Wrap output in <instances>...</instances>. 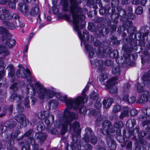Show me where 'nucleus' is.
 <instances>
[{
    "instance_id": "obj_1",
    "label": "nucleus",
    "mask_w": 150,
    "mask_h": 150,
    "mask_svg": "<svg viewBox=\"0 0 150 150\" xmlns=\"http://www.w3.org/2000/svg\"><path fill=\"white\" fill-rule=\"evenodd\" d=\"M81 3L76 0H70L69 3L65 2L62 7L64 11H69L72 14L74 30L77 31L78 35L81 40L86 36L88 39L89 35L86 31H83V36L81 34L80 30L85 27V22L83 21L85 17L83 14H79L83 12L82 9L79 5Z\"/></svg>"
},
{
    "instance_id": "obj_2",
    "label": "nucleus",
    "mask_w": 150,
    "mask_h": 150,
    "mask_svg": "<svg viewBox=\"0 0 150 150\" xmlns=\"http://www.w3.org/2000/svg\"><path fill=\"white\" fill-rule=\"evenodd\" d=\"M78 117L79 116L77 114L72 112H70L69 109H66L64 111V118L61 130V134L63 135L66 133L69 125L70 129L72 128L74 131L78 129L80 127L78 122H74L72 126L71 125V122L74 119H78Z\"/></svg>"
},
{
    "instance_id": "obj_3",
    "label": "nucleus",
    "mask_w": 150,
    "mask_h": 150,
    "mask_svg": "<svg viewBox=\"0 0 150 150\" xmlns=\"http://www.w3.org/2000/svg\"><path fill=\"white\" fill-rule=\"evenodd\" d=\"M115 131L109 121L105 120L102 122V128H100V132L103 135H107L106 137L107 142L108 146L112 150H114L116 149V143L114 140L111 137L110 134V133L114 132Z\"/></svg>"
},
{
    "instance_id": "obj_4",
    "label": "nucleus",
    "mask_w": 150,
    "mask_h": 150,
    "mask_svg": "<svg viewBox=\"0 0 150 150\" xmlns=\"http://www.w3.org/2000/svg\"><path fill=\"white\" fill-rule=\"evenodd\" d=\"M57 97L60 100L65 102L69 108H73L75 110L78 109L79 108L81 103L83 101V99L79 96L77 97L76 99L72 98L67 99V96H62L59 94L56 95Z\"/></svg>"
},
{
    "instance_id": "obj_5",
    "label": "nucleus",
    "mask_w": 150,
    "mask_h": 150,
    "mask_svg": "<svg viewBox=\"0 0 150 150\" xmlns=\"http://www.w3.org/2000/svg\"><path fill=\"white\" fill-rule=\"evenodd\" d=\"M35 87L40 99H43L45 97L48 99H50L55 94V92L52 90H47L39 83H36Z\"/></svg>"
},
{
    "instance_id": "obj_6",
    "label": "nucleus",
    "mask_w": 150,
    "mask_h": 150,
    "mask_svg": "<svg viewBox=\"0 0 150 150\" xmlns=\"http://www.w3.org/2000/svg\"><path fill=\"white\" fill-rule=\"evenodd\" d=\"M115 9L114 8H111L108 6L103 7L99 10V13L101 15H106L109 14H111V17L112 19H115L118 17V14L115 13Z\"/></svg>"
},
{
    "instance_id": "obj_7",
    "label": "nucleus",
    "mask_w": 150,
    "mask_h": 150,
    "mask_svg": "<svg viewBox=\"0 0 150 150\" xmlns=\"http://www.w3.org/2000/svg\"><path fill=\"white\" fill-rule=\"evenodd\" d=\"M117 80V77L115 76L112 77L107 81V84L105 86L106 88L108 89L110 93L112 94H115L117 91V87L113 85L116 83L115 81Z\"/></svg>"
},
{
    "instance_id": "obj_8",
    "label": "nucleus",
    "mask_w": 150,
    "mask_h": 150,
    "mask_svg": "<svg viewBox=\"0 0 150 150\" xmlns=\"http://www.w3.org/2000/svg\"><path fill=\"white\" fill-rule=\"evenodd\" d=\"M16 120L18 123H20V125H18V127L20 128L25 127L27 125V123L28 124L29 123V121L28 120H26L25 115L22 113L18 114L15 117Z\"/></svg>"
},
{
    "instance_id": "obj_9",
    "label": "nucleus",
    "mask_w": 150,
    "mask_h": 150,
    "mask_svg": "<svg viewBox=\"0 0 150 150\" xmlns=\"http://www.w3.org/2000/svg\"><path fill=\"white\" fill-rule=\"evenodd\" d=\"M19 69L17 70L16 72V75L19 77L22 78H27L26 73L30 74V71L28 69L25 70L24 66L22 64H20L18 66Z\"/></svg>"
},
{
    "instance_id": "obj_10",
    "label": "nucleus",
    "mask_w": 150,
    "mask_h": 150,
    "mask_svg": "<svg viewBox=\"0 0 150 150\" xmlns=\"http://www.w3.org/2000/svg\"><path fill=\"white\" fill-rule=\"evenodd\" d=\"M129 43L130 46L129 45H125L122 48L123 50L128 52H131L133 50L134 48L137 45V42L135 40L132 38L129 40Z\"/></svg>"
},
{
    "instance_id": "obj_11",
    "label": "nucleus",
    "mask_w": 150,
    "mask_h": 150,
    "mask_svg": "<svg viewBox=\"0 0 150 150\" xmlns=\"http://www.w3.org/2000/svg\"><path fill=\"white\" fill-rule=\"evenodd\" d=\"M109 28L105 27L103 24L98 25L97 28L95 30V33L98 35H104L108 33Z\"/></svg>"
},
{
    "instance_id": "obj_12",
    "label": "nucleus",
    "mask_w": 150,
    "mask_h": 150,
    "mask_svg": "<svg viewBox=\"0 0 150 150\" xmlns=\"http://www.w3.org/2000/svg\"><path fill=\"white\" fill-rule=\"evenodd\" d=\"M38 118L41 120L47 118L49 117L50 120H51L52 122H53L54 119V117L53 115H49V113L48 111H43L39 112L38 115Z\"/></svg>"
},
{
    "instance_id": "obj_13",
    "label": "nucleus",
    "mask_w": 150,
    "mask_h": 150,
    "mask_svg": "<svg viewBox=\"0 0 150 150\" xmlns=\"http://www.w3.org/2000/svg\"><path fill=\"white\" fill-rule=\"evenodd\" d=\"M85 132L83 139L85 142L88 143L90 142V138L94 135V133L91 129L88 128L86 129Z\"/></svg>"
},
{
    "instance_id": "obj_14",
    "label": "nucleus",
    "mask_w": 150,
    "mask_h": 150,
    "mask_svg": "<svg viewBox=\"0 0 150 150\" xmlns=\"http://www.w3.org/2000/svg\"><path fill=\"white\" fill-rule=\"evenodd\" d=\"M18 8L25 16H28L30 14L29 7L26 5H24L23 6L22 3H20L18 4Z\"/></svg>"
},
{
    "instance_id": "obj_15",
    "label": "nucleus",
    "mask_w": 150,
    "mask_h": 150,
    "mask_svg": "<svg viewBox=\"0 0 150 150\" xmlns=\"http://www.w3.org/2000/svg\"><path fill=\"white\" fill-rule=\"evenodd\" d=\"M142 112L144 116L141 115L139 117V119L140 121H142L145 118H150V108L144 107Z\"/></svg>"
},
{
    "instance_id": "obj_16",
    "label": "nucleus",
    "mask_w": 150,
    "mask_h": 150,
    "mask_svg": "<svg viewBox=\"0 0 150 150\" xmlns=\"http://www.w3.org/2000/svg\"><path fill=\"white\" fill-rule=\"evenodd\" d=\"M6 126H2L1 127V129L3 132H5L6 129V127H7L10 129H13L15 127L16 125V121L13 120H10L6 122Z\"/></svg>"
},
{
    "instance_id": "obj_17",
    "label": "nucleus",
    "mask_w": 150,
    "mask_h": 150,
    "mask_svg": "<svg viewBox=\"0 0 150 150\" xmlns=\"http://www.w3.org/2000/svg\"><path fill=\"white\" fill-rule=\"evenodd\" d=\"M4 40L1 41H2L5 42H4L6 46H7L9 48H11L16 44V41L14 39H9L8 34L7 33V37L4 36V38H3Z\"/></svg>"
},
{
    "instance_id": "obj_18",
    "label": "nucleus",
    "mask_w": 150,
    "mask_h": 150,
    "mask_svg": "<svg viewBox=\"0 0 150 150\" xmlns=\"http://www.w3.org/2000/svg\"><path fill=\"white\" fill-rule=\"evenodd\" d=\"M35 137L39 140L41 144H42V142L45 140L47 136L45 133H37L35 135Z\"/></svg>"
},
{
    "instance_id": "obj_19",
    "label": "nucleus",
    "mask_w": 150,
    "mask_h": 150,
    "mask_svg": "<svg viewBox=\"0 0 150 150\" xmlns=\"http://www.w3.org/2000/svg\"><path fill=\"white\" fill-rule=\"evenodd\" d=\"M85 47L86 49L88 51H89V56L91 58H93L95 56L94 51H95V49L93 48L92 45L86 44L85 43Z\"/></svg>"
},
{
    "instance_id": "obj_20",
    "label": "nucleus",
    "mask_w": 150,
    "mask_h": 150,
    "mask_svg": "<svg viewBox=\"0 0 150 150\" xmlns=\"http://www.w3.org/2000/svg\"><path fill=\"white\" fill-rule=\"evenodd\" d=\"M3 13L0 15V20L3 21H7L8 19H11V14H9L8 11L7 12H2Z\"/></svg>"
},
{
    "instance_id": "obj_21",
    "label": "nucleus",
    "mask_w": 150,
    "mask_h": 150,
    "mask_svg": "<svg viewBox=\"0 0 150 150\" xmlns=\"http://www.w3.org/2000/svg\"><path fill=\"white\" fill-rule=\"evenodd\" d=\"M22 97L16 93H14L12 94L9 97V100L11 101H14L16 100V102L20 101L22 99Z\"/></svg>"
},
{
    "instance_id": "obj_22",
    "label": "nucleus",
    "mask_w": 150,
    "mask_h": 150,
    "mask_svg": "<svg viewBox=\"0 0 150 150\" xmlns=\"http://www.w3.org/2000/svg\"><path fill=\"white\" fill-rule=\"evenodd\" d=\"M150 78V70L147 73H146L142 77V80L146 82L144 84H146L148 86L150 87V80L149 79Z\"/></svg>"
},
{
    "instance_id": "obj_23",
    "label": "nucleus",
    "mask_w": 150,
    "mask_h": 150,
    "mask_svg": "<svg viewBox=\"0 0 150 150\" xmlns=\"http://www.w3.org/2000/svg\"><path fill=\"white\" fill-rule=\"evenodd\" d=\"M129 108L128 107H125L124 108L123 111L121 112L120 115L119 116L120 118L121 119H123L125 117L129 116Z\"/></svg>"
},
{
    "instance_id": "obj_24",
    "label": "nucleus",
    "mask_w": 150,
    "mask_h": 150,
    "mask_svg": "<svg viewBox=\"0 0 150 150\" xmlns=\"http://www.w3.org/2000/svg\"><path fill=\"white\" fill-rule=\"evenodd\" d=\"M2 23L4 26L9 29H13L15 28L14 24L10 21L8 20L7 21H3Z\"/></svg>"
},
{
    "instance_id": "obj_25",
    "label": "nucleus",
    "mask_w": 150,
    "mask_h": 150,
    "mask_svg": "<svg viewBox=\"0 0 150 150\" xmlns=\"http://www.w3.org/2000/svg\"><path fill=\"white\" fill-rule=\"evenodd\" d=\"M104 62L102 59L97 60L96 63V65L98 69L99 72H101L105 69V67L103 66Z\"/></svg>"
},
{
    "instance_id": "obj_26",
    "label": "nucleus",
    "mask_w": 150,
    "mask_h": 150,
    "mask_svg": "<svg viewBox=\"0 0 150 150\" xmlns=\"http://www.w3.org/2000/svg\"><path fill=\"white\" fill-rule=\"evenodd\" d=\"M113 101V99L111 98H109L106 100L104 99L103 101V105L106 108H109L111 105Z\"/></svg>"
},
{
    "instance_id": "obj_27",
    "label": "nucleus",
    "mask_w": 150,
    "mask_h": 150,
    "mask_svg": "<svg viewBox=\"0 0 150 150\" xmlns=\"http://www.w3.org/2000/svg\"><path fill=\"white\" fill-rule=\"evenodd\" d=\"M39 14H40L39 6L38 5H36L35 7L32 8L30 14L32 16H35Z\"/></svg>"
},
{
    "instance_id": "obj_28",
    "label": "nucleus",
    "mask_w": 150,
    "mask_h": 150,
    "mask_svg": "<svg viewBox=\"0 0 150 150\" xmlns=\"http://www.w3.org/2000/svg\"><path fill=\"white\" fill-rule=\"evenodd\" d=\"M8 71V76L11 77H13L15 75V70L13 66L12 65H9L7 68Z\"/></svg>"
},
{
    "instance_id": "obj_29",
    "label": "nucleus",
    "mask_w": 150,
    "mask_h": 150,
    "mask_svg": "<svg viewBox=\"0 0 150 150\" xmlns=\"http://www.w3.org/2000/svg\"><path fill=\"white\" fill-rule=\"evenodd\" d=\"M4 54V56H7L9 54V51L6 47L3 45H0V54Z\"/></svg>"
},
{
    "instance_id": "obj_30",
    "label": "nucleus",
    "mask_w": 150,
    "mask_h": 150,
    "mask_svg": "<svg viewBox=\"0 0 150 150\" xmlns=\"http://www.w3.org/2000/svg\"><path fill=\"white\" fill-rule=\"evenodd\" d=\"M148 100V98L142 95H140L137 100V103L143 104L146 102Z\"/></svg>"
},
{
    "instance_id": "obj_31",
    "label": "nucleus",
    "mask_w": 150,
    "mask_h": 150,
    "mask_svg": "<svg viewBox=\"0 0 150 150\" xmlns=\"http://www.w3.org/2000/svg\"><path fill=\"white\" fill-rule=\"evenodd\" d=\"M7 31L4 28L0 26V34L1 36V40L2 41L4 40V36L7 37Z\"/></svg>"
},
{
    "instance_id": "obj_32",
    "label": "nucleus",
    "mask_w": 150,
    "mask_h": 150,
    "mask_svg": "<svg viewBox=\"0 0 150 150\" xmlns=\"http://www.w3.org/2000/svg\"><path fill=\"white\" fill-rule=\"evenodd\" d=\"M119 15L121 17H125L126 15L125 10L122 8L121 6H119L117 8Z\"/></svg>"
},
{
    "instance_id": "obj_33",
    "label": "nucleus",
    "mask_w": 150,
    "mask_h": 150,
    "mask_svg": "<svg viewBox=\"0 0 150 150\" xmlns=\"http://www.w3.org/2000/svg\"><path fill=\"white\" fill-rule=\"evenodd\" d=\"M11 19L12 18H13L15 19H18V21L19 23L21 24L22 23L21 21H20L19 19V17L18 14L17 13H14L13 14V15H11ZM25 25V24L24 23H22L21 24H20L19 25V26L20 28H22L24 27Z\"/></svg>"
},
{
    "instance_id": "obj_34",
    "label": "nucleus",
    "mask_w": 150,
    "mask_h": 150,
    "mask_svg": "<svg viewBox=\"0 0 150 150\" xmlns=\"http://www.w3.org/2000/svg\"><path fill=\"white\" fill-rule=\"evenodd\" d=\"M108 76V74L106 73H102L98 77V81L100 83H102L107 78Z\"/></svg>"
},
{
    "instance_id": "obj_35",
    "label": "nucleus",
    "mask_w": 150,
    "mask_h": 150,
    "mask_svg": "<svg viewBox=\"0 0 150 150\" xmlns=\"http://www.w3.org/2000/svg\"><path fill=\"white\" fill-rule=\"evenodd\" d=\"M20 133L21 131L19 130H17L15 131L12 133L10 137V138H9L8 137H7L8 139L10 140L11 139L16 138L17 137L18 135Z\"/></svg>"
},
{
    "instance_id": "obj_36",
    "label": "nucleus",
    "mask_w": 150,
    "mask_h": 150,
    "mask_svg": "<svg viewBox=\"0 0 150 150\" xmlns=\"http://www.w3.org/2000/svg\"><path fill=\"white\" fill-rule=\"evenodd\" d=\"M139 32L141 36L143 37H145L147 36L149 33L148 30H146L144 27L142 28L139 31Z\"/></svg>"
},
{
    "instance_id": "obj_37",
    "label": "nucleus",
    "mask_w": 150,
    "mask_h": 150,
    "mask_svg": "<svg viewBox=\"0 0 150 150\" xmlns=\"http://www.w3.org/2000/svg\"><path fill=\"white\" fill-rule=\"evenodd\" d=\"M146 1V0H133L132 3L134 5H137L141 4L142 5H144L145 4Z\"/></svg>"
},
{
    "instance_id": "obj_38",
    "label": "nucleus",
    "mask_w": 150,
    "mask_h": 150,
    "mask_svg": "<svg viewBox=\"0 0 150 150\" xmlns=\"http://www.w3.org/2000/svg\"><path fill=\"white\" fill-rule=\"evenodd\" d=\"M88 86L87 85H86L85 87V88L83 90V92L82 93V95L83 96H84L83 97H82L81 96H80V97L81 98H82V99H83V101L82 102H81V103H84L85 102L84 101L85 99L86 100V102L87 101L88 99L87 98V97H86V96H85V92L87 91L88 90Z\"/></svg>"
},
{
    "instance_id": "obj_39",
    "label": "nucleus",
    "mask_w": 150,
    "mask_h": 150,
    "mask_svg": "<svg viewBox=\"0 0 150 150\" xmlns=\"http://www.w3.org/2000/svg\"><path fill=\"white\" fill-rule=\"evenodd\" d=\"M88 86L87 85H86L85 87V88L83 90V92L82 93V95L83 96H84L83 97H82L81 96H80V97L81 98H82V99H83V101L82 102H81V103H84L85 102L84 101L85 99L86 100V102L87 101L88 99L87 98V97H86V96H85V92L87 91L88 90Z\"/></svg>"
},
{
    "instance_id": "obj_40",
    "label": "nucleus",
    "mask_w": 150,
    "mask_h": 150,
    "mask_svg": "<svg viewBox=\"0 0 150 150\" xmlns=\"http://www.w3.org/2000/svg\"><path fill=\"white\" fill-rule=\"evenodd\" d=\"M98 51V56L99 58H102L104 57L105 55V52L103 48L102 47H100L99 48Z\"/></svg>"
},
{
    "instance_id": "obj_41",
    "label": "nucleus",
    "mask_w": 150,
    "mask_h": 150,
    "mask_svg": "<svg viewBox=\"0 0 150 150\" xmlns=\"http://www.w3.org/2000/svg\"><path fill=\"white\" fill-rule=\"evenodd\" d=\"M136 124V120L134 119L129 120L127 122V124L128 125L129 127H133Z\"/></svg>"
},
{
    "instance_id": "obj_42",
    "label": "nucleus",
    "mask_w": 150,
    "mask_h": 150,
    "mask_svg": "<svg viewBox=\"0 0 150 150\" xmlns=\"http://www.w3.org/2000/svg\"><path fill=\"white\" fill-rule=\"evenodd\" d=\"M80 144L81 146H82L84 147L85 150H92V147L91 145L90 144H86L83 145V142H81Z\"/></svg>"
},
{
    "instance_id": "obj_43",
    "label": "nucleus",
    "mask_w": 150,
    "mask_h": 150,
    "mask_svg": "<svg viewBox=\"0 0 150 150\" xmlns=\"http://www.w3.org/2000/svg\"><path fill=\"white\" fill-rule=\"evenodd\" d=\"M130 85L127 83H126L124 84L123 86V92L124 94H126V93H128L130 88Z\"/></svg>"
},
{
    "instance_id": "obj_44",
    "label": "nucleus",
    "mask_w": 150,
    "mask_h": 150,
    "mask_svg": "<svg viewBox=\"0 0 150 150\" xmlns=\"http://www.w3.org/2000/svg\"><path fill=\"white\" fill-rule=\"evenodd\" d=\"M112 71L113 74L115 75H119L120 72V69L119 67H114L112 69Z\"/></svg>"
},
{
    "instance_id": "obj_45",
    "label": "nucleus",
    "mask_w": 150,
    "mask_h": 150,
    "mask_svg": "<svg viewBox=\"0 0 150 150\" xmlns=\"http://www.w3.org/2000/svg\"><path fill=\"white\" fill-rule=\"evenodd\" d=\"M98 98V94L96 93L93 92L90 95V99L93 100H96Z\"/></svg>"
},
{
    "instance_id": "obj_46",
    "label": "nucleus",
    "mask_w": 150,
    "mask_h": 150,
    "mask_svg": "<svg viewBox=\"0 0 150 150\" xmlns=\"http://www.w3.org/2000/svg\"><path fill=\"white\" fill-rule=\"evenodd\" d=\"M44 124L42 121H39L37 124V130L38 131H41L42 130L43 128Z\"/></svg>"
},
{
    "instance_id": "obj_47",
    "label": "nucleus",
    "mask_w": 150,
    "mask_h": 150,
    "mask_svg": "<svg viewBox=\"0 0 150 150\" xmlns=\"http://www.w3.org/2000/svg\"><path fill=\"white\" fill-rule=\"evenodd\" d=\"M114 127L117 128H120L123 126L122 122L121 121L116 122L114 124Z\"/></svg>"
},
{
    "instance_id": "obj_48",
    "label": "nucleus",
    "mask_w": 150,
    "mask_h": 150,
    "mask_svg": "<svg viewBox=\"0 0 150 150\" xmlns=\"http://www.w3.org/2000/svg\"><path fill=\"white\" fill-rule=\"evenodd\" d=\"M8 82V80L5 78L0 79V87L6 85Z\"/></svg>"
},
{
    "instance_id": "obj_49",
    "label": "nucleus",
    "mask_w": 150,
    "mask_h": 150,
    "mask_svg": "<svg viewBox=\"0 0 150 150\" xmlns=\"http://www.w3.org/2000/svg\"><path fill=\"white\" fill-rule=\"evenodd\" d=\"M90 141L93 144H96L97 142V137L94 135L90 138Z\"/></svg>"
},
{
    "instance_id": "obj_50",
    "label": "nucleus",
    "mask_w": 150,
    "mask_h": 150,
    "mask_svg": "<svg viewBox=\"0 0 150 150\" xmlns=\"http://www.w3.org/2000/svg\"><path fill=\"white\" fill-rule=\"evenodd\" d=\"M135 30V28L133 26H131L127 29V32L130 34V36H132V34L134 33Z\"/></svg>"
},
{
    "instance_id": "obj_51",
    "label": "nucleus",
    "mask_w": 150,
    "mask_h": 150,
    "mask_svg": "<svg viewBox=\"0 0 150 150\" xmlns=\"http://www.w3.org/2000/svg\"><path fill=\"white\" fill-rule=\"evenodd\" d=\"M113 62L112 61L110 60L106 59L104 62V64L108 67H111L113 65Z\"/></svg>"
},
{
    "instance_id": "obj_52",
    "label": "nucleus",
    "mask_w": 150,
    "mask_h": 150,
    "mask_svg": "<svg viewBox=\"0 0 150 150\" xmlns=\"http://www.w3.org/2000/svg\"><path fill=\"white\" fill-rule=\"evenodd\" d=\"M143 13L142 8L141 6L138 7L135 11V13L137 15H141Z\"/></svg>"
},
{
    "instance_id": "obj_53",
    "label": "nucleus",
    "mask_w": 150,
    "mask_h": 150,
    "mask_svg": "<svg viewBox=\"0 0 150 150\" xmlns=\"http://www.w3.org/2000/svg\"><path fill=\"white\" fill-rule=\"evenodd\" d=\"M139 126H137L135 128L132 130L131 132V135H134L136 134H138L139 132L138 131L139 130Z\"/></svg>"
},
{
    "instance_id": "obj_54",
    "label": "nucleus",
    "mask_w": 150,
    "mask_h": 150,
    "mask_svg": "<svg viewBox=\"0 0 150 150\" xmlns=\"http://www.w3.org/2000/svg\"><path fill=\"white\" fill-rule=\"evenodd\" d=\"M121 109V106L119 105H115L113 106L112 111L114 112H119Z\"/></svg>"
},
{
    "instance_id": "obj_55",
    "label": "nucleus",
    "mask_w": 150,
    "mask_h": 150,
    "mask_svg": "<svg viewBox=\"0 0 150 150\" xmlns=\"http://www.w3.org/2000/svg\"><path fill=\"white\" fill-rule=\"evenodd\" d=\"M119 4V0H112L111 2V5L112 8H114L116 6H118Z\"/></svg>"
},
{
    "instance_id": "obj_56",
    "label": "nucleus",
    "mask_w": 150,
    "mask_h": 150,
    "mask_svg": "<svg viewBox=\"0 0 150 150\" xmlns=\"http://www.w3.org/2000/svg\"><path fill=\"white\" fill-rule=\"evenodd\" d=\"M49 102L51 106L53 108H56L58 105V102L56 100H52Z\"/></svg>"
},
{
    "instance_id": "obj_57",
    "label": "nucleus",
    "mask_w": 150,
    "mask_h": 150,
    "mask_svg": "<svg viewBox=\"0 0 150 150\" xmlns=\"http://www.w3.org/2000/svg\"><path fill=\"white\" fill-rule=\"evenodd\" d=\"M117 51L116 50H114L113 51L111 52L109 54V56L111 58H115L117 56Z\"/></svg>"
},
{
    "instance_id": "obj_58",
    "label": "nucleus",
    "mask_w": 150,
    "mask_h": 150,
    "mask_svg": "<svg viewBox=\"0 0 150 150\" xmlns=\"http://www.w3.org/2000/svg\"><path fill=\"white\" fill-rule=\"evenodd\" d=\"M21 103L20 102L17 105V107L18 109V113L21 112L24 109V107L21 106Z\"/></svg>"
},
{
    "instance_id": "obj_59",
    "label": "nucleus",
    "mask_w": 150,
    "mask_h": 150,
    "mask_svg": "<svg viewBox=\"0 0 150 150\" xmlns=\"http://www.w3.org/2000/svg\"><path fill=\"white\" fill-rule=\"evenodd\" d=\"M88 28L91 31H94L95 28L94 23H90L88 25Z\"/></svg>"
},
{
    "instance_id": "obj_60",
    "label": "nucleus",
    "mask_w": 150,
    "mask_h": 150,
    "mask_svg": "<svg viewBox=\"0 0 150 150\" xmlns=\"http://www.w3.org/2000/svg\"><path fill=\"white\" fill-rule=\"evenodd\" d=\"M104 146V142L100 141V142L99 143V145L98 146V149L99 150H106L105 148L103 147Z\"/></svg>"
},
{
    "instance_id": "obj_61",
    "label": "nucleus",
    "mask_w": 150,
    "mask_h": 150,
    "mask_svg": "<svg viewBox=\"0 0 150 150\" xmlns=\"http://www.w3.org/2000/svg\"><path fill=\"white\" fill-rule=\"evenodd\" d=\"M28 143L30 144L31 145L34 144L35 143V140L33 137H29L27 141Z\"/></svg>"
},
{
    "instance_id": "obj_62",
    "label": "nucleus",
    "mask_w": 150,
    "mask_h": 150,
    "mask_svg": "<svg viewBox=\"0 0 150 150\" xmlns=\"http://www.w3.org/2000/svg\"><path fill=\"white\" fill-rule=\"evenodd\" d=\"M8 5L9 7L13 9H15L16 8V3L17 2L8 1Z\"/></svg>"
},
{
    "instance_id": "obj_63",
    "label": "nucleus",
    "mask_w": 150,
    "mask_h": 150,
    "mask_svg": "<svg viewBox=\"0 0 150 150\" xmlns=\"http://www.w3.org/2000/svg\"><path fill=\"white\" fill-rule=\"evenodd\" d=\"M137 91L139 93H141L143 91V88L139 83L137 84Z\"/></svg>"
},
{
    "instance_id": "obj_64",
    "label": "nucleus",
    "mask_w": 150,
    "mask_h": 150,
    "mask_svg": "<svg viewBox=\"0 0 150 150\" xmlns=\"http://www.w3.org/2000/svg\"><path fill=\"white\" fill-rule=\"evenodd\" d=\"M75 144H71L70 146H69L67 148V150H75Z\"/></svg>"
}]
</instances>
